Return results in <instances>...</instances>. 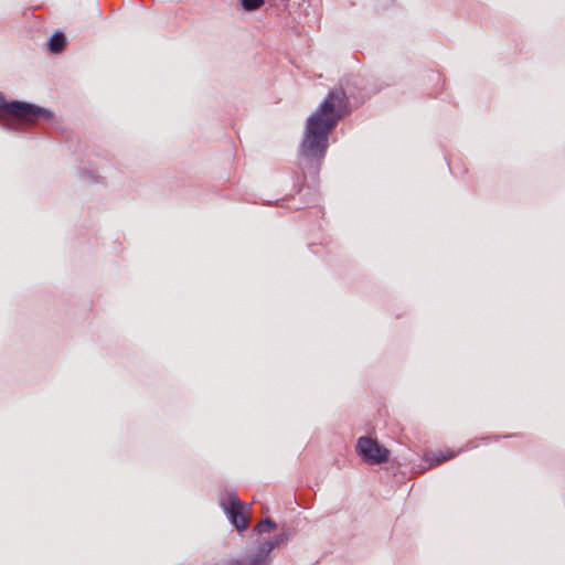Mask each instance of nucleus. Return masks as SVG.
I'll return each mask as SVG.
<instances>
[{
  "label": "nucleus",
  "instance_id": "nucleus-7",
  "mask_svg": "<svg viewBox=\"0 0 565 565\" xmlns=\"http://www.w3.org/2000/svg\"><path fill=\"white\" fill-rule=\"evenodd\" d=\"M264 561L257 558L255 553L239 559H231L225 562L223 565H262Z\"/></svg>",
  "mask_w": 565,
  "mask_h": 565
},
{
  "label": "nucleus",
  "instance_id": "nucleus-6",
  "mask_svg": "<svg viewBox=\"0 0 565 565\" xmlns=\"http://www.w3.org/2000/svg\"><path fill=\"white\" fill-rule=\"evenodd\" d=\"M66 45V38L62 32H55L49 41V50L52 53H60Z\"/></svg>",
  "mask_w": 565,
  "mask_h": 565
},
{
  "label": "nucleus",
  "instance_id": "nucleus-4",
  "mask_svg": "<svg viewBox=\"0 0 565 565\" xmlns=\"http://www.w3.org/2000/svg\"><path fill=\"white\" fill-rule=\"evenodd\" d=\"M221 507L228 515L231 523L238 530L243 531L247 526V520L243 514L244 503L236 495V493H228L226 498L222 499Z\"/></svg>",
  "mask_w": 565,
  "mask_h": 565
},
{
  "label": "nucleus",
  "instance_id": "nucleus-8",
  "mask_svg": "<svg viewBox=\"0 0 565 565\" xmlns=\"http://www.w3.org/2000/svg\"><path fill=\"white\" fill-rule=\"evenodd\" d=\"M241 4L246 11H254L264 4V0H241Z\"/></svg>",
  "mask_w": 565,
  "mask_h": 565
},
{
  "label": "nucleus",
  "instance_id": "nucleus-9",
  "mask_svg": "<svg viewBox=\"0 0 565 565\" xmlns=\"http://www.w3.org/2000/svg\"><path fill=\"white\" fill-rule=\"evenodd\" d=\"M276 527H277V525L273 520L266 519L257 525V531L259 533H268V532L275 530Z\"/></svg>",
  "mask_w": 565,
  "mask_h": 565
},
{
  "label": "nucleus",
  "instance_id": "nucleus-1",
  "mask_svg": "<svg viewBox=\"0 0 565 565\" xmlns=\"http://www.w3.org/2000/svg\"><path fill=\"white\" fill-rule=\"evenodd\" d=\"M343 99L342 90H331L319 108L308 117L300 146V153L305 159L317 163L323 160L329 147V135L342 117L340 108Z\"/></svg>",
  "mask_w": 565,
  "mask_h": 565
},
{
  "label": "nucleus",
  "instance_id": "nucleus-5",
  "mask_svg": "<svg viewBox=\"0 0 565 565\" xmlns=\"http://www.w3.org/2000/svg\"><path fill=\"white\" fill-rule=\"evenodd\" d=\"M289 537H290V533L281 532V533L275 535L274 537H271L270 540L262 542L258 545L257 551L255 552V555L257 556V558H260V559L264 561L262 563V565H269V563H270V556H269L270 552L275 547H278L281 544L287 543Z\"/></svg>",
  "mask_w": 565,
  "mask_h": 565
},
{
  "label": "nucleus",
  "instance_id": "nucleus-10",
  "mask_svg": "<svg viewBox=\"0 0 565 565\" xmlns=\"http://www.w3.org/2000/svg\"><path fill=\"white\" fill-rule=\"evenodd\" d=\"M455 457V454L454 452H450V451H447L446 454L445 452H439L438 455H434V458H433V461L430 463V466H434V465H439L448 459H451Z\"/></svg>",
  "mask_w": 565,
  "mask_h": 565
},
{
  "label": "nucleus",
  "instance_id": "nucleus-2",
  "mask_svg": "<svg viewBox=\"0 0 565 565\" xmlns=\"http://www.w3.org/2000/svg\"><path fill=\"white\" fill-rule=\"evenodd\" d=\"M52 122L54 114L46 108L20 100L6 102L0 94V125L14 131H21L26 125L39 120Z\"/></svg>",
  "mask_w": 565,
  "mask_h": 565
},
{
  "label": "nucleus",
  "instance_id": "nucleus-3",
  "mask_svg": "<svg viewBox=\"0 0 565 565\" xmlns=\"http://www.w3.org/2000/svg\"><path fill=\"white\" fill-rule=\"evenodd\" d=\"M356 450L364 461L371 465L386 462L390 451L381 447L379 443L370 437H360L356 444Z\"/></svg>",
  "mask_w": 565,
  "mask_h": 565
}]
</instances>
